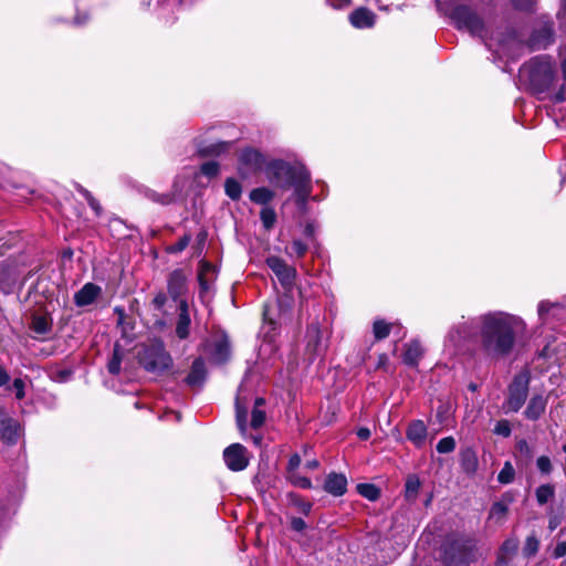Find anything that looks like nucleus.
Returning a JSON list of instances; mask_svg holds the SVG:
<instances>
[{
	"mask_svg": "<svg viewBox=\"0 0 566 566\" xmlns=\"http://www.w3.org/2000/svg\"><path fill=\"white\" fill-rule=\"evenodd\" d=\"M307 251V245L301 240H293L291 247L286 249V253L290 256L302 258Z\"/></svg>",
	"mask_w": 566,
	"mask_h": 566,
	"instance_id": "nucleus-44",
	"label": "nucleus"
},
{
	"mask_svg": "<svg viewBox=\"0 0 566 566\" xmlns=\"http://www.w3.org/2000/svg\"><path fill=\"white\" fill-rule=\"evenodd\" d=\"M311 179L308 181L300 184L296 188H294L295 203L303 213L307 211V200L311 196Z\"/></svg>",
	"mask_w": 566,
	"mask_h": 566,
	"instance_id": "nucleus-26",
	"label": "nucleus"
},
{
	"mask_svg": "<svg viewBox=\"0 0 566 566\" xmlns=\"http://www.w3.org/2000/svg\"><path fill=\"white\" fill-rule=\"evenodd\" d=\"M450 18L458 30L467 31L472 36L480 39L485 46L494 50L497 54L505 55L510 46L520 44L514 33L494 38L491 24L469 4H457L452 9Z\"/></svg>",
	"mask_w": 566,
	"mask_h": 566,
	"instance_id": "nucleus-2",
	"label": "nucleus"
},
{
	"mask_svg": "<svg viewBox=\"0 0 566 566\" xmlns=\"http://www.w3.org/2000/svg\"><path fill=\"white\" fill-rule=\"evenodd\" d=\"M520 75L534 93H545L556 78L555 63L549 55H538L521 67Z\"/></svg>",
	"mask_w": 566,
	"mask_h": 566,
	"instance_id": "nucleus-4",
	"label": "nucleus"
},
{
	"mask_svg": "<svg viewBox=\"0 0 566 566\" xmlns=\"http://www.w3.org/2000/svg\"><path fill=\"white\" fill-rule=\"evenodd\" d=\"M475 462V455L471 450H468L462 454V463L465 470H469L470 467L474 468Z\"/></svg>",
	"mask_w": 566,
	"mask_h": 566,
	"instance_id": "nucleus-56",
	"label": "nucleus"
},
{
	"mask_svg": "<svg viewBox=\"0 0 566 566\" xmlns=\"http://www.w3.org/2000/svg\"><path fill=\"white\" fill-rule=\"evenodd\" d=\"M455 449V440L453 437L442 438L437 444L439 453H450Z\"/></svg>",
	"mask_w": 566,
	"mask_h": 566,
	"instance_id": "nucleus-47",
	"label": "nucleus"
},
{
	"mask_svg": "<svg viewBox=\"0 0 566 566\" xmlns=\"http://www.w3.org/2000/svg\"><path fill=\"white\" fill-rule=\"evenodd\" d=\"M528 373H520L514 376L507 389V397L503 403L505 413L517 412L523 407L528 396Z\"/></svg>",
	"mask_w": 566,
	"mask_h": 566,
	"instance_id": "nucleus-8",
	"label": "nucleus"
},
{
	"mask_svg": "<svg viewBox=\"0 0 566 566\" xmlns=\"http://www.w3.org/2000/svg\"><path fill=\"white\" fill-rule=\"evenodd\" d=\"M166 301H167V297H166L165 293L160 292L154 297L153 303L156 308L160 310L166 304Z\"/></svg>",
	"mask_w": 566,
	"mask_h": 566,
	"instance_id": "nucleus-59",
	"label": "nucleus"
},
{
	"mask_svg": "<svg viewBox=\"0 0 566 566\" xmlns=\"http://www.w3.org/2000/svg\"><path fill=\"white\" fill-rule=\"evenodd\" d=\"M235 417L239 430L244 433L247 430V407L242 405L239 395L235 399Z\"/></svg>",
	"mask_w": 566,
	"mask_h": 566,
	"instance_id": "nucleus-34",
	"label": "nucleus"
},
{
	"mask_svg": "<svg viewBox=\"0 0 566 566\" xmlns=\"http://www.w3.org/2000/svg\"><path fill=\"white\" fill-rule=\"evenodd\" d=\"M537 316L542 326L553 325L566 318V305L559 302L541 301L537 305Z\"/></svg>",
	"mask_w": 566,
	"mask_h": 566,
	"instance_id": "nucleus-11",
	"label": "nucleus"
},
{
	"mask_svg": "<svg viewBox=\"0 0 566 566\" xmlns=\"http://www.w3.org/2000/svg\"><path fill=\"white\" fill-rule=\"evenodd\" d=\"M555 494L554 486L552 484H543L536 489V500L538 504L543 505L553 499Z\"/></svg>",
	"mask_w": 566,
	"mask_h": 566,
	"instance_id": "nucleus-37",
	"label": "nucleus"
},
{
	"mask_svg": "<svg viewBox=\"0 0 566 566\" xmlns=\"http://www.w3.org/2000/svg\"><path fill=\"white\" fill-rule=\"evenodd\" d=\"M120 363H122V357L119 354V349L116 346L114 348L113 357L107 365L108 371L113 375H117L120 371Z\"/></svg>",
	"mask_w": 566,
	"mask_h": 566,
	"instance_id": "nucleus-48",
	"label": "nucleus"
},
{
	"mask_svg": "<svg viewBox=\"0 0 566 566\" xmlns=\"http://www.w3.org/2000/svg\"><path fill=\"white\" fill-rule=\"evenodd\" d=\"M554 42L553 22L545 20L530 36L528 45L532 50L546 49Z\"/></svg>",
	"mask_w": 566,
	"mask_h": 566,
	"instance_id": "nucleus-13",
	"label": "nucleus"
},
{
	"mask_svg": "<svg viewBox=\"0 0 566 566\" xmlns=\"http://www.w3.org/2000/svg\"><path fill=\"white\" fill-rule=\"evenodd\" d=\"M138 356L140 365L148 371L160 373L171 365V357L161 342H155L146 346Z\"/></svg>",
	"mask_w": 566,
	"mask_h": 566,
	"instance_id": "nucleus-7",
	"label": "nucleus"
},
{
	"mask_svg": "<svg viewBox=\"0 0 566 566\" xmlns=\"http://www.w3.org/2000/svg\"><path fill=\"white\" fill-rule=\"evenodd\" d=\"M32 331L39 335H44L51 329V322L46 316H34L32 319Z\"/></svg>",
	"mask_w": 566,
	"mask_h": 566,
	"instance_id": "nucleus-36",
	"label": "nucleus"
},
{
	"mask_svg": "<svg viewBox=\"0 0 566 566\" xmlns=\"http://www.w3.org/2000/svg\"><path fill=\"white\" fill-rule=\"evenodd\" d=\"M512 6L521 11H531L535 4V0H511Z\"/></svg>",
	"mask_w": 566,
	"mask_h": 566,
	"instance_id": "nucleus-54",
	"label": "nucleus"
},
{
	"mask_svg": "<svg viewBox=\"0 0 566 566\" xmlns=\"http://www.w3.org/2000/svg\"><path fill=\"white\" fill-rule=\"evenodd\" d=\"M420 489V480L416 475L407 479L405 485V496L408 501H415Z\"/></svg>",
	"mask_w": 566,
	"mask_h": 566,
	"instance_id": "nucleus-33",
	"label": "nucleus"
},
{
	"mask_svg": "<svg viewBox=\"0 0 566 566\" xmlns=\"http://www.w3.org/2000/svg\"><path fill=\"white\" fill-rule=\"evenodd\" d=\"M19 437V424L12 419L1 421L0 438L7 443H15Z\"/></svg>",
	"mask_w": 566,
	"mask_h": 566,
	"instance_id": "nucleus-25",
	"label": "nucleus"
},
{
	"mask_svg": "<svg viewBox=\"0 0 566 566\" xmlns=\"http://www.w3.org/2000/svg\"><path fill=\"white\" fill-rule=\"evenodd\" d=\"M232 146L231 142H219L209 146L200 147L199 153L202 156H220Z\"/></svg>",
	"mask_w": 566,
	"mask_h": 566,
	"instance_id": "nucleus-30",
	"label": "nucleus"
},
{
	"mask_svg": "<svg viewBox=\"0 0 566 566\" xmlns=\"http://www.w3.org/2000/svg\"><path fill=\"white\" fill-rule=\"evenodd\" d=\"M291 527L296 531V532H301L303 530H305L306 527V523L303 518L301 517H293L291 520Z\"/></svg>",
	"mask_w": 566,
	"mask_h": 566,
	"instance_id": "nucleus-58",
	"label": "nucleus"
},
{
	"mask_svg": "<svg viewBox=\"0 0 566 566\" xmlns=\"http://www.w3.org/2000/svg\"><path fill=\"white\" fill-rule=\"evenodd\" d=\"M146 196L151 201L163 205V206L170 205L175 201V196L172 193H157L154 190H148L146 192Z\"/></svg>",
	"mask_w": 566,
	"mask_h": 566,
	"instance_id": "nucleus-40",
	"label": "nucleus"
},
{
	"mask_svg": "<svg viewBox=\"0 0 566 566\" xmlns=\"http://www.w3.org/2000/svg\"><path fill=\"white\" fill-rule=\"evenodd\" d=\"M494 433L497 434V436H501V437H504V438H507L511 436V432H512V429H511V423L509 420L506 419H502V420H499L496 423H495V427H494Z\"/></svg>",
	"mask_w": 566,
	"mask_h": 566,
	"instance_id": "nucleus-49",
	"label": "nucleus"
},
{
	"mask_svg": "<svg viewBox=\"0 0 566 566\" xmlns=\"http://www.w3.org/2000/svg\"><path fill=\"white\" fill-rule=\"evenodd\" d=\"M538 551V541L535 536H528L526 538L525 545H524V554L526 556H532L536 554Z\"/></svg>",
	"mask_w": 566,
	"mask_h": 566,
	"instance_id": "nucleus-51",
	"label": "nucleus"
},
{
	"mask_svg": "<svg viewBox=\"0 0 566 566\" xmlns=\"http://www.w3.org/2000/svg\"><path fill=\"white\" fill-rule=\"evenodd\" d=\"M440 554L446 566H468L476 559V542L465 534H448L441 544Z\"/></svg>",
	"mask_w": 566,
	"mask_h": 566,
	"instance_id": "nucleus-3",
	"label": "nucleus"
},
{
	"mask_svg": "<svg viewBox=\"0 0 566 566\" xmlns=\"http://www.w3.org/2000/svg\"><path fill=\"white\" fill-rule=\"evenodd\" d=\"M265 403L263 398H256L254 401V408L252 410L251 427L256 429L263 426L265 421V412L261 409Z\"/></svg>",
	"mask_w": 566,
	"mask_h": 566,
	"instance_id": "nucleus-29",
	"label": "nucleus"
},
{
	"mask_svg": "<svg viewBox=\"0 0 566 566\" xmlns=\"http://www.w3.org/2000/svg\"><path fill=\"white\" fill-rule=\"evenodd\" d=\"M478 316L462 318L454 323L444 337V349L451 355L464 353L471 344L480 343Z\"/></svg>",
	"mask_w": 566,
	"mask_h": 566,
	"instance_id": "nucleus-5",
	"label": "nucleus"
},
{
	"mask_svg": "<svg viewBox=\"0 0 566 566\" xmlns=\"http://www.w3.org/2000/svg\"><path fill=\"white\" fill-rule=\"evenodd\" d=\"M546 406L547 397L542 394L533 395L524 410V417L532 421L538 420L545 412Z\"/></svg>",
	"mask_w": 566,
	"mask_h": 566,
	"instance_id": "nucleus-18",
	"label": "nucleus"
},
{
	"mask_svg": "<svg viewBox=\"0 0 566 566\" xmlns=\"http://www.w3.org/2000/svg\"><path fill=\"white\" fill-rule=\"evenodd\" d=\"M266 158L256 148L245 147L238 156V171L242 177L266 169Z\"/></svg>",
	"mask_w": 566,
	"mask_h": 566,
	"instance_id": "nucleus-10",
	"label": "nucleus"
},
{
	"mask_svg": "<svg viewBox=\"0 0 566 566\" xmlns=\"http://www.w3.org/2000/svg\"><path fill=\"white\" fill-rule=\"evenodd\" d=\"M324 490L334 496L343 495L347 490L346 476L339 473H329L326 476Z\"/></svg>",
	"mask_w": 566,
	"mask_h": 566,
	"instance_id": "nucleus-19",
	"label": "nucleus"
},
{
	"mask_svg": "<svg viewBox=\"0 0 566 566\" xmlns=\"http://www.w3.org/2000/svg\"><path fill=\"white\" fill-rule=\"evenodd\" d=\"M10 380V375L3 366L0 365V387L7 385Z\"/></svg>",
	"mask_w": 566,
	"mask_h": 566,
	"instance_id": "nucleus-63",
	"label": "nucleus"
},
{
	"mask_svg": "<svg viewBox=\"0 0 566 566\" xmlns=\"http://www.w3.org/2000/svg\"><path fill=\"white\" fill-rule=\"evenodd\" d=\"M178 318L176 323V335L179 339H186L190 334L191 318L189 305L186 300H180L178 305Z\"/></svg>",
	"mask_w": 566,
	"mask_h": 566,
	"instance_id": "nucleus-16",
	"label": "nucleus"
},
{
	"mask_svg": "<svg viewBox=\"0 0 566 566\" xmlns=\"http://www.w3.org/2000/svg\"><path fill=\"white\" fill-rule=\"evenodd\" d=\"M423 354L422 347L418 340H412L406 345L402 356L403 363L409 366H417Z\"/></svg>",
	"mask_w": 566,
	"mask_h": 566,
	"instance_id": "nucleus-27",
	"label": "nucleus"
},
{
	"mask_svg": "<svg viewBox=\"0 0 566 566\" xmlns=\"http://www.w3.org/2000/svg\"><path fill=\"white\" fill-rule=\"evenodd\" d=\"M260 219L262 221L263 227L266 230H270L273 228L276 221V213L273 208L264 207L260 212Z\"/></svg>",
	"mask_w": 566,
	"mask_h": 566,
	"instance_id": "nucleus-38",
	"label": "nucleus"
},
{
	"mask_svg": "<svg viewBox=\"0 0 566 566\" xmlns=\"http://www.w3.org/2000/svg\"><path fill=\"white\" fill-rule=\"evenodd\" d=\"M480 348L491 358H502L511 354L516 339L526 331L525 321L503 311H490L478 315Z\"/></svg>",
	"mask_w": 566,
	"mask_h": 566,
	"instance_id": "nucleus-1",
	"label": "nucleus"
},
{
	"mask_svg": "<svg viewBox=\"0 0 566 566\" xmlns=\"http://www.w3.org/2000/svg\"><path fill=\"white\" fill-rule=\"evenodd\" d=\"M274 191L266 187L254 188L250 191L249 198L252 202L268 207L274 198Z\"/></svg>",
	"mask_w": 566,
	"mask_h": 566,
	"instance_id": "nucleus-28",
	"label": "nucleus"
},
{
	"mask_svg": "<svg viewBox=\"0 0 566 566\" xmlns=\"http://www.w3.org/2000/svg\"><path fill=\"white\" fill-rule=\"evenodd\" d=\"M12 388L14 389L15 398L21 400L25 396V384L21 378H15L12 384Z\"/></svg>",
	"mask_w": 566,
	"mask_h": 566,
	"instance_id": "nucleus-55",
	"label": "nucleus"
},
{
	"mask_svg": "<svg viewBox=\"0 0 566 566\" xmlns=\"http://www.w3.org/2000/svg\"><path fill=\"white\" fill-rule=\"evenodd\" d=\"M265 262L283 286L290 287L293 284L296 276V270L294 268L287 265L285 261L279 256H269Z\"/></svg>",
	"mask_w": 566,
	"mask_h": 566,
	"instance_id": "nucleus-14",
	"label": "nucleus"
},
{
	"mask_svg": "<svg viewBox=\"0 0 566 566\" xmlns=\"http://www.w3.org/2000/svg\"><path fill=\"white\" fill-rule=\"evenodd\" d=\"M187 291V277L181 270H175L168 277V293L177 301Z\"/></svg>",
	"mask_w": 566,
	"mask_h": 566,
	"instance_id": "nucleus-17",
	"label": "nucleus"
},
{
	"mask_svg": "<svg viewBox=\"0 0 566 566\" xmlns=\"http://www.w3.org/2000/svg\"><path fill=\"white\" fill-rule=\"evenodd\" d=\"M224 191L232 200H239L242 193V186L237 179L227 178L224 182Z\"/></svg>",
	"mask_w": 566,
	"mask_h": 566,
	"instance_id": "nucleus-32",
	"label": "nucleus"
},
{
	"mask_svg": "<svg viewBox=\"0 0 566 566\" xmlns=\"http://www.w3.org/2000/svg\"><path fill=\"white\" fill-rule=\"evenodd\" d=\"M190 240H191L190 235H188V234L184 235L176 243L168 247V252L179 253V252L184 251L188 247Z\"/></svg>",
	"mask_w": 566,
	"mask_h": 566,
	"instance_id": "nucleus-50",
	"label": "nucleus"
},
{
	"mask_svg": "<svg viewBox=\"0 0 566 566\" xmlns=\"http://www.w3.org/2000/svg\"><path fill=\"white\" fill-rule=\"evenodd\" d=\"M554 557L559 558L566 555V542H560L556 545L554 553Z\"/></svg>",
	"mask_w": 566,
	"mask_h": 566,
	"instance_id": "nucleus-60",
	"label": "nucleus"
},
{
	"mask_svg": "<svg viewBox=\"0 0 566 566\" xmlns=\"http://www.w3.org/2000/svg\"><path fill=\"white\" fill-rule=\"evenodd\" d=\"M357 492L365 499L369 501H376L379 495L380 491L378 488H376L374 484L370 483H360L357 485Z\"/></svg>",
	"mask_w": 566,
	"mask_h": 566,
	"instance_id": "nucleus-35",
	"label": "nucleus"
},
{
	"mask_svg": "<svg viewBox=\"0 0 566 566\" xmlns=\"http://www.w3.org/2000/svg\"><path fill=\"white\" fill-rule=\"evenodd\" d=\"M201 264V271L199 273L198 280L200 285V296L202 297L203 294L208 292L210 287L208 281L205 279V273L208 271H212L213 266L208 262H202Z\"/></svg>",
	"mask_w": 566,
	"mask_h": 566,
	"instance_id": "nucleus-43",
	"label": "nucleus"
},
{
	"mask_svg": "<svg viewBox=\"0 0 566 566\" xmlns=\"http://www.w3.org/2000/svg\"><path fill=\"white\" fill-rule=\"evenodd\" d=\"M287 479L290 480V482L293 485H295L297 488H301V489H311L312 488L311 480L306 476L300 475L297 471L289 473Z\"/></svg>",
	"mask_w": 566,
	"mask_h": 566,
	"instance_id": "nucleus-41",
	"label": "nucleus"
},
{
	"mask_svg": "<svg viewBox=\"0 0 566 566\" xmlns=\"http://www.w3.org/2000/svg\"><path fill=\"white\" fill-rule=\"evenodd\" d=\"M316 226L314 222H307L304 227V234L307 238H313L315 234Z\"/></svg>",
	"mask_w": 566,
	"mask_h": 566,
	"instance_id": "nucleus-62",
	"label": "nucleus"
},
{
	"mask_svg": "<svg viewBox=\"0 0 566 566\" xmlns=\"http://www.w3.org/2000/svg\"><path fill=\"white\" fill-rule=\"evenodd\" d=\"M88 21V15L86 13L83 14H76L74 18L73 23L77 27L85 24Z\"/></svg>",
	"mask_w": 566,
	"mask_h": 566,
	"instance_id": "nucleus-64",
	"label": "nucleus"
},
{
	"mask_svg": "<svg viewBox=\"0 0 566 566\" xmlns=\"http://www.w3.org/2000/svg\"><path fill=\"white\" fill-rule=\"evenodd\" d=\"M99 294V286L93 283H86L77 293H75L74 302L77 306H86L92 304Z\"/></svg>",
	"mask_w": 566,
	"mask_h": 566,
	"instance_id": "nucleus-21",
	"label": "nucleus"
},
{
	"mask_svg": "<svg viewBox=\"0 0 566 566\" xmlns=\"http://www.w3.org/2000/svg\"><path fill=\"white\" fill-rule=\"evenodd\" d=\"M507 512V506L502 502H496L492 505L490 511V518L500 522L504 518Z\"/></svg>",
	"mask_w": 566,
	"mask_h": 566,
	"instance_id": "nucleus-45",
	"label": "nucleus"
},
{
	"mask_svg": "<svg viewBox=\"0 0 566 566\" xmlns=\"http://www.w3.org/2000/svg\"><path fill=\"white\" fill-rule=\"evenodd\" d=\"M224 462L231 471H242L249 464L248 451L240 443H233L223 451Z\"/></svg>",
	"mask_w": 566,
	"mask_h": 566,
	"instance_id": "nucleus-12",
	"label": "nucleus"
},
{
	"mask_svg": "<svg viewBox=\"0 0 566 566\" xmlns=\"http://www.w3.org/2000/svg\"><path fill=\"white\" fill-rule=\"evenodd\" d=\"M409 537L408 531L398 532L396 535H392V538H381L380 536L371 535L370 542H375L376 546L380 551V556L377 557L376 560L378 563H386L387 558H391L399 554V552L409 542Z\"/></svg>",
	"mask_w": 566,
	"mask_h": 566,
	"instance_id": "nucleus-9",
	"label": "nucleus"
},
{
	"mask_svg": "<svg viewBox=\"0 0 566 566\" xmlns=\"http://www.w3.org/2000/svg\"><path fill=\"white\" fill-rule=\"evenodd\" d=\"M536 465L538 468V470L544 473V474H548L551 473L552 471V462H551V459L546 455H542L537 459L536 461Z\"/></svg>",
	"mask_w": 566,
	"mask_h": 566,
	"instance_id": "nucleus-52",
	"label": "nucleus"
},
{
	"mask_svg": "<svg viewBox=\"0 0 566 566\" xmlns=\"http://www.w3.org/2000/svg\"><path fill=\"white\" fill-rule=\"evenodd\" d=\"M200 171L206 177L213 178L219 175L220 166L217 161H207L201 165Z\"/></svg>",
	"mask_w": 566,
	"mask_h": 566,
	"instance_id": "nucleus-46",
	"label": "nucleus"
},
{
	"mask_svg": "<svg viewBox=\"0 0 566 566\" xmlns=\"http://www.w3.org/2000/svg\"><path fill=\"white\" fill-rule=\"evenodd\" d=\"M301 464V458L298 454H293L290 460H289V464H287V474L289 473H292V472H296V469L298 468V465Z\"/></svg>",
	"mask_w": 566,
	"mask_h": 566,
	"instance_id": "nucleus-57",
	"label": "nucleus"
},
{
	"mask_svg": "<svg viewBox=\"0 0 566 566\" xmlns=\"http://www.w3.org/2000/svg\"><path fill=\"white\" fill-rule=\"evenodd\" d=\"M207 370L205 361L201 357L196 358L191 365L189 375L186 378V382L190 387H200L206 380Z\"/></svg>",
	"mask_w": 566,
	"mask_h": 566,
	"instance_id": "nucleus-20",
	"label": "nucleus"
},
{
	"mask_svg": "<svg viewBox=\"0 0 566 566\" xmlns=\"http://www.w3.org/2000/svg\"><path fill=\"white\" fill-rule=\"evenodd\" d=\"M515 476V470L511 462H505L503 468L501 469L497 481L502 484H509L514 480Z\"/></svg>",
	"mask_w": 566,
	"mask_h": 566,
	"instance_id": "nucleus-39",
	"label": "nucleus"
},
{
	"mask_svg": "<svg viewBox=\"0 0 566 566\" xmlns=\"http://www.w3.org/2000/svg\"><path fill=\"white\" fill-rule=\"evenodd\" d=\"M269 181L281 189L296 188L310 180L308 170L302 165H291L281 159L268 163L265 169Z\"/></svg>",
	"mask_w": 566,
	"mask_h": 566,
	"instance_id": "nucleus-6",
	"label": "nucleus"
},
{
	"mask_svg": "<svg viewBox=\"0 0 566 566\" xmlns=\"http://www.w3.org/2000/svg\"><path fill=\"white\" fill-rule=\"evenodd\" d=\"M153 0H142V6L144 8H150ZM181 2V0H156V6L154 10L158 9V17L165 20H168L175 12L176 7Z\"/></svg>",
	"mask_w": 566,
	"mask_h": 566,
	"instance_id": "nucleus-23",
	"label": "nucleus"
},
{
	"mask_svg": "<svg viewBox=\"0 0 566 566\" xmlns=\"http://www.w3.org/2000/svg\"><path fill=\"white\" fill-rule=\"evenodd\" d=\"M394 324L387 323L385 319H375L373 324V334L376 340H381L388 337Z\"/></svg>",
	"mask_w": 566,
	"mask_h": 566,
	"instance_id": "nucleus-31",
	"label": "nucleus"
},
{
	"mask_svg": "<svg viewBox=\"0 0 566 566\" xmlns=\"http://www.w3.org/2000/svg\"><path fill=\"white\" fill-rule=\"evenodd\" d=\"M78 192L85 198V200L87 201L88 206L92 208V210L95 212L96 216H101L102 213V206L99 205V202L93 197V195L86 190L85 188L83 187H80L78 188Z\"/></svg>",
	"mask_w": 566,
	"mask_h": 566,
	"instance_id": "nucleus-42",
	"label": "nucleus"
},
{
	"mask_svg": "<svg viewBox=\"0 0 566 566\" xmlns=\"http://www.w3.org/2000/svg\"><path fill=\"white\" fill-rule=\"evenodd\" d=\"M349 21L357 29L371 28L375 23V14L366 8H358L349 14Z\"/></svg>",
	"mask_w": 566,
	"mask_h": 566,
	"instance_id": "nucleus-22",
	"label": "nucleus"
},
{
	"mask_svg": "<svg viewBox=\"0 0 566 566\" xmlns=\"http://www.w3.org/2000/svg\"><path fill=\"white\" fill-rule=\"evenodd\" d=\"M208 350L210 358L221 364L226 361L230 355V345L227 336L221 335L216 337L211 343L208 344Z\"/></svg>",
	"mask_w": 566,
	"mask_h": 566,
	"instance_id": "nucleus-15",
	"label": "nucleus"
},
{
	"mask_svg": "<svg viewBox=\"0 0 566 566\" xmlns=\"http://www.w3.org/2000/svg\"><path fill=\"white\" fill-rule=\"evenodd\" d=\"M406 436L415 446L420 447L427 438V427L422 420H413L407 428Z\"/></svg>",
	"mask_w": 566,
	"mask_h": 566,
	"instance_id": "nucleus-24",
	"label": "nucleus"
},
{
	"mask_svg": "<svg viewBox=\"0 0 566 566\" xmlns=\"http://www.w3.org/2000/svg\"><path fill=\"white\" fill-rule=\"evenodd\" d=\"M517 546H518V542L517 539L515 538H509L506 539L502 547H501V551L503 554L505 555H511V554H514L517 549Z\"/></svg>",
	"mask_w": 566,
	"mask_h": 566,
	"instance_id": "nucleus-53",
	"label": "nucleus"
},
{
	"mask_svg": "<svg viewBox=\"0 0 566 566\" xmlns=\"http://www.w3.org/2000/svg\"><path fill=\"white\" fill-rule=\"evenodd\" d=\"M334 9H343L350 4V0H327Z\"/></svg>",
	"mask_w": 566,
	"mask_h": 566,
	"instance_id": "nucleus-61",
	"label": "nucleus"
}]
</instances>
